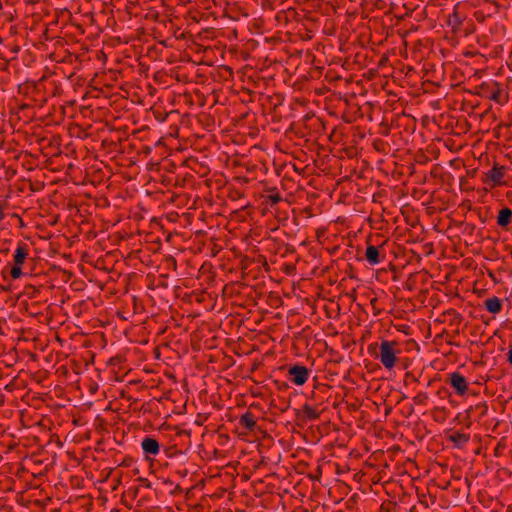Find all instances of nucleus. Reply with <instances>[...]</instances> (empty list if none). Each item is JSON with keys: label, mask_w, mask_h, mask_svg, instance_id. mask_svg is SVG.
Instances as JSON below:
<instances>
[{"label": "nucleus", "mask_w": 512, "mask_h": 512, "mask_svg": "<svg viewBox=\"0 0 512 512\" xmlns=\"http://www.w3.org/2000/svg\"><path fill=\"white\" fill-rule=\"evenodd\" d=\"M398 346L395 341L383 340L380 343L377 358L387 370L393 369L397 363V355L400 353Z\"/></svg>", "instance_id": "nucleus-1"}, {"label": "nucleus", "mask_w": 512, "mask_h": 512, "mask_svg": "<svg viewBox=\"0 0 512 512\" xmlns=\"http://www.w3.org/2000/svg\"><path fill=\"white\" fill-rule=\"evenodd\" d=\"M309 370L302 365H294L288 370V379L291 383L301 386L305 384L309 378Z\"/></svg>", "instance_id": "nucleus-2"}, {"label": "nucleus", "mask_w": 512, "mask_h": 512, "mask_svg": "<svg viewBox=\"0 0 512 512\" xmlns=\"http://www.w3.org/2000/svg\"><path fill=\"white\" fill-rule=\"evenodd\" d=\"M447 383L453 387L455 393L459 396L464 395L468 390V382L466 378L459 372H453L449 374Z\"/></svg>", "instance_id": "nucleus-3"}, {"label": "nucleus", "mask_w": 512, "mask_h": 512, "mask_svg": "<svg viewBox=\"0 0 512 512\" xmlns=\"http://www.w3.org/2000/svg\"><path fill=\"white\" fill-rule=\"evenodd\" d=\"M506 167L494 165L492 169H490L487 173V177L489 179L488 184L491 187L502 186L505 185L503 178L505 176Z\"/></svg>", "instance_id": "nucleus-4"}, {"label": "nucleus", "mask_w": 512, "mask_h": 512, "mask_svg": "<svg viewBox=\"0 0 512 512\" xmlns=\"http://www.w3.org/2000/svg\"><path fill=\"white\" fill-rule=\"evenodd\" d=\"M141 448L146 456H156L160 453V445L158 441L149 436L143 438L141 442Z\"/></svg>", "instance_id": "nucleus-5"}, {"label": "nucleus", "mask_w": 512, "mask_h": 512, "mask_svg": "<svg viewBox=\"0 0 512 512\" xmlns=\"http://www.w3.org/2000/svg\"><path fill=\"white\" fill-rule=\"evenodd\" d=\"M365 257L370 265L380 264L384 260V256H381L379 249L374 245L366 248Z\"/></svg>", "instance_id": "nucleus-6"}, {"label": "nucleus", "mask_w": 512, "mask_h": 512, "mask_svg": "<svg viewBox=\"0 0 512 512\" xmlns=\"http://www.w3.org/2000/svg\"><path fill=\"white\" fill-rule=\"evenodd\" d=\"M447 439L453 443L456 447L462 448L464 447L470 440V435L466 433H462L459 431H455L447 436Z\"/></svg>", "instance_id": "nucleus-7"}, {"label": "nucleus", "mask_w": 512, "mask_h": 512, "mask_svg": "<svg viewBox=\"0 0 512 512\" xmlns=\"http://www.w3.org/2000/svg\"><path fill=\"white\" fill-rule=\"evenodd\" d=\"M512 223V209L508 207L502 208L497 215V224L503 229Z\"/></svg>", "instance_id": "nucleus-8"}, {"label": "nucleus", "mask_w": 512, "mask_h": 512, "mask_svg": "<svg viewBox=\"0 0 512 512\" xmlns=\"http://www.w3.org/2000/svg\"><path fill=\"white\" fill-rule=\"evenodd\" d=\"M28 246L24 243H19L15 253L13 255L14 265L15 266H22V264L25 262L28 256Z\"/></svg>", "instance_id": "nucleus-9"}, {"label": "nucleus", "mask_w": 512, "mask_h": 512, "mask_svg": "<svg viewBox=\"0 0 512 512\" xmlns=\"http://www.w3.org/2000/svg\"><path fill=\"white\" fill-rule=\"evenodd\" d=\"M239 424L250 432L254 431L257 427L255 415L252 412L247 411L240 417Z\"/></svg>", "instance_id": "nucleus-10"}, {"label": "nucleus", "mask_w": 512, "mask_h": 512, "mask_svg": "<svg viewBox=\"0 0 512 512\" xmlns=\"http://www.w3.org/2000/svg\"><path fill=\"white\" fill-rule=\"evenodd\" d=\"M484 306L488 312L497 314L502 310V301L498 297L493 296L485 300Z\"/></svg>", "instance_id": "nucleus-11"}, {"label": "nucleus", "mask_w": 512, "mask_h": 512, "mask_svg": "<svg viewBox=\"0 0 512 512\" xmlns=\"http://www.w3.org/2000/svg\"><path fill=\"white\" fill-rule=\"evenodd\" d=\"M302 411L304 416L308 420H316L320 417V411L318 410V408L313 407L309 404H305L302 408Z\"/></svg>", "instance_id": "nucleus-12"}, {"label": "nucleus", "mask_w": 512, "mask_h": 512, "mask_svg": "<svg viewBox=\"0 0 512 512\" xmlns=\"http://www.w3.org/2000/svg\"><path fill=\"white\" fill-rule=\"evenodd\" d=\"M282 201V197L278 192L268 194L265 197V203L271 207Z\"/></svg>", "instance_id": "nucleus-13"}, {"label": "nucleus", "mask_w": 512, "mask_h": 512, "mask_svg": "<svg viewBox=\"0 0 512 512\" xmlns=\"http://www.w3.org/2000/svg\"><path fill=\"white\" fill-rule=\"evenodd\" d=\"M497 88L491 93L490 99L496 103H503L502 100V90L499 87L498 83H496Z\"/></svg>", "instance_id": "nucleus-14"}, {"label": "nucleus", "mask_w": 512, "mask_h": 512, "mask_svg": "<svg viewBox=\"0 0 512 512\" xmlns=\"http://www.w3.org/2000/svg\"><path fill=\"white\" fill-rule=\"evenodd\" d=\"M428 399V395L425 392H420L414 397V402L416 404H423Z\"/></svg>", "instance_id": "nucleus-15"}, {"label": "nucleus", "mask_w": 512, "mask_h": 512, "mask_svg": "<svg viewBox=\"0 0 512 512\" xmlns=\"http://www.w3.org/2000/svg\"><path fill=\"white\" fill-rule=\"evenodd\" d=\"M10 275L13 279H18L22 275V270L20 266H13L10 271Z\"/></svg>", "instance_id": "nucleus-16"}, {"label": "nucleus", "mask_w": 512, "mask_h": 512, "mask_svg": "<svg viewBox=\"0 0 512 512\" xmlns=\"http://www.w3.org/2000/svg\"><path fill=\"white\" fill-rule=\"evenodd\" d=\"M507 361L509 362L510 365H512V348H510L507 353Z\"/></svg>", "instance_id": "nucleus-17"}, {"label": "nucleus", "mask_w": 512, "mask_h": 512, "mask_svg": "<svg viewBox=\"0 0 512 512\" xmlns=\"http://www.w3.org/2000/svg\"><path fill=\"white\" fill-rule=\"evenodd\" d=\"M5 218L3 206L0 204V222Z\"/></svg>", "instance_id": "nucleus-18"}, {"label": "nucleus", "mask_w": 512, "mask_h": 512, "mask_svg": "<svg viewBox=\"0 0 512 512\" xmlns=\"http://www.w3.org/2000/svg\"><path fill=\"white\" fill-rule=\"evenodd\" d=\"M482 406H483V408H484L483 413H485V412H486V410H487V406H486L485 404H483Z\"/></svg>", "instance_id": "nucleus-19"}]
</instances>
